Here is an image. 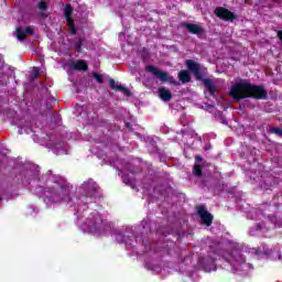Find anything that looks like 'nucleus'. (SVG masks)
Returning <instances> with one entry per match:
<instances>
[{
  "label": "nucleus",
  "mask_w": 282,
  "mask_h": 282,
  "mask_svg": "<svg viewBox=\"0 0 282 282\" xmlns=\"http://www.w3.org/2000/svg\"><path fill=\"white\" fill-rule=\"evenodd\" d=\"M229 96L235 100H241V98L263 99L267 98L268 91L264 87L253 86L246 80H240L231 87Z\"/></svg>",
  "instance_id": "obj_1"
},
{
  "label": "nucleus",
  "mask_w": 282,
  "mask_h": 282,
  "mask_svg": "<svg viewBox=\"0 0 282 282\" xmlns=\"http://www.w3.org/2000/svg\"><path fill=\"white\" fill-rule=\"evenodd\" d=\"M72 187L69 185H61L55 183L52 187H47L44 191L42 197L46 204H61L65 202V204H69L72 202Z\"/></svg>",
  "instance_id": "obj_2"
},
{
  "label": "nucleus",
  "mask_w": 282,
  "mask_h": 282,
  "mask_svg": "<svg viewBox=\"0 0 282 282\" xmlns=\"http://www.w3.org/2000/svg\"><path fill=\"white\" fill-rule=\"evenodd\" d=\"M84 226H86L85 230L93 235L98 236L105 232V221H102V217L99 214H93L91 217L86 219Z\"/></svg>",
  "instance_id": "obj_3"
},
{
  "label": "nucleus",
  "mask_w": 282,
  "mask_h": 282,
  "mask_svg": "<svg viewBox=\"0 0 282 282\" xmlns=\"http://www.w3.org/2000/svg\"><path fill=\"white\" fill-rule=\"evenodd\" d=\"M145 72H149V74L155 76V78H158V80H161V83H170V85H176L175 78H173V76L169 75V73L163 72L162 69L153 65L147 66Z\"/></svg>",
  "instance_id": "obj_4"
},
{
  "label": "nucleus",
  "mask_w": 282,
  "mask_h": 282,
  "mask_svg": "<svg viewBox=\"0 0 282 282\" xmlns=\"http://www.w3.org/2000/svg\"><path fill=\"white\" fill-rule=\"evenodd\" d=\"M224 259L231 265L238 263L239 268H250V264L245 263L246 260L238 250L232 251V253H225Z\"/></svg>",
  "instance_id": "obj_5"
},
{
  "label": "nucleus",
  "mask_w": 282,
  "mask_h": 282,
  "mask_svg": "<svg viewBox=\"0 0 282 282\" xmlns=\"http://www.w3.org/2000/svg\"><path fill=\"white\" fill-rule=\"evenodd\" d=\"M78 191L79 193L86 195V197H91V194L98 191V185L93 180H89L88 182L84 183Z\"/></svg>",
  "instance_id": "obj_6"
},
{
  "label": "nucleus",
  "mask_w": 282,
  "mask_h": 282,
  "mask_svg": "<svg viewBox=\"0 0 282 282\" xmlns=\"http://www.w3.org/2000/svg\"><path fill=\"white\" fill-rule=\"evenodd\" d=\"M197 214L199 215L205 226H210V224H213V215H210V213H208V210H206V207H204L203 205H199L197 207Z\"/></svg>",
  "instance_id": "obj_7"
},
{
  "label": "nucleus",
  "mask_w": 282,
  "mask_h": 282,
  "mask_svg": "<svg viewBox=\"0 0 282 282\" xmlns=\"http://www.w3.org/2000/svg\"><path fill=\"white\" fill-rule=\"evenodd\" d=\"M216 17L223 19L224 21H235V13L230 12L224 7H219L215 10Z\"/></svg>",
  "instance_id": "obj_8"
},
{
  "label": "nucleus",
  "mask_w": 282,
  "mask_h": 282,
  "mask_svg": "<svg viewBox=\"0 0 282 282\" xmlns=\"http://www.w3.org/2000/svg\"><path fill=\"white\" fill-rule=\"evenodd\" d=\"M65 19L70 34H76V26H74V20H72V6L67 4L64 9Z\"/></svg>",
  "instance_id": "obj_9"
},
{
  "label": "nucleus",
  "mask_w": 282,
  "mask_h": 282,
  "mask_svg": "<svg viewBox=\"0 0 282 282\" xmlns=\"http://www.w3.org/2000/svg\"><path fill=\"white\" fill-rule=\"evenodd\" d=\"M70 69H76L77 72H87L88 65L87 62L83 59H77L70 63Z\"/></svg>",
  "instance_id": "obj_10"
},
{
  "label": "nucleus",
  "mask_w": 282,
  "mask_h": 282,
  "mask_svg": "<svg viewBox=\"0 0 282 282\" xmlns=\"http://www.w3.org/2000/svg\"><path fill=\"white\" fill-rule=\"evenodd\" d=\"M25 34H34V29L31 26L26 28L25 30L18 28L15 31L18 41H25Z\"/></svg>",
  "instance_id": "obj_11"
},
{
  "label": "nucleus",
  "mask_w": 282,
  "mask_h": 282,
  "mask_svg": "<svg viewBox=\"0 0 282 282\" xmlns=\"http://www.w3.org/2000/svg\"><path fill=\"white\" fill-rule=\"evenodd\" d=\"M159 97L164 102H169V100H171V98H173V94H171V90H169V88L160 87L159 88Z\"/></svg>",
  "instance_id": "obj_12"
},
{
  "label": "nucleus",
  "mask_w": 282,
  "mask_h": 282,
  "mask_svg": "<svg viewBox=\"0 0 282 282\" xmlns=\"http://www.w3.org/2000/svg\"><path fill=\"white\" fill-rule=\"evenodd\" d=\"M109 85L111 89H117L118 91H122L126 96H131V91L129 89L124 88V86L116 83L113 79H109Z\"/></svg>",
  "instance_id": "obj_13"
},
{
  "label": "nucleus",
  "mask_w": 282,
  "mask_h": 282,
  "mask_svg": "<svg viewBox=\"0 0 282 282\" xmlns=\"http://www.w3.org/2000/svg\"><path fill=\"white\" fill-rule=\"evenodd\" d=\"M184 28H186L191 34H202V32H204V29H202L199 24L186 23L184 24Z\"/></svg>",
  "instance_id": "obj_14"
},
{
  "label": "nucleus",
  "mask_w": 282,
  "mask_h": 282,
  "mask_svg": "<svg viewBox=\"0 0 282 282\" xmlns=\"http://www.w3.org/2000/svg\"><path fill=\"white\" fill-rule=\"evenodd\" d=\"M186 65L189 72H193L196 76L199 74V64H197V62L188 59L186 61Z\"/></svg>",
  "instance_id": "obj_15"
},
{
  "label": "nucleus",
  "mask_w": 282,
  "mask_h": 282,
  "mask_svg": "<svg viewBox=\"0 0 282 282\" xmlns=\"http://www.w3.org/2000/svg\"><path fill=\"white\" fill-rule=\"evenodd\" d=\"M178 79L181 80V83H191V74L188 73V70H181L178 73Z\"/></svg>",
  "instance_id": "obj_16"
},
{
  "label": "nucleus",
  "mask_w": 282,
  "mask_h": 282,
  "mask_svg": "<svg viewBox=\"0 0 282 282\" xmlns=\"http://www.w3.org/2000/svg\"><path fill=\"white\" fill-rule=\"evenodd\" d=\"M203 83L205 87L208 88L209 94H212V96H215V84H213V80L204 79Z\"/></svg>",
  "instance_id": "obj_17"
},
{
  "label": "nucleus",
  "mask_w": 282,
  "mask_h": 282,
  "mask_svg": "<svg viewBox=\"0 0 282 282\" xmlns=\"http://www.w3.org/2000/svg\"><path fill=\"white\" fill-rule=\"evenodd\" d=\"M124 237L129 238L128 232L117 234L116 235V240L118 241V243H126V246H129V240L124 239Z\"/></svg>",
  "instance_id": "obj_18"
},
{
  "label": "nucleus",
  "mask_w": 282,
  "mask_h": 282,
  "mask_svg": "<svg viewBox=\"0 0 282 282\" xmlns=\"http://www.w3.org/2000/svg\"><path fill=\"white\" fill-rule=\"evenodd\" d=\"M271 133H275V135H280L282 138V129L281 128H272Z\"/></svg>",
  "instance_id": "obj_19"
},
{
  "label": "nucleus",
  "mask_w": 282,
  "mask_h": 282,
  "mask_svg": "<svg viewBox=\"0 0 282 282\" xmlns=\"http://www.w3.org/2000/svg\"><path fill=\"white\" fill-rule=\"evenodd\" d=\"M194 175H202V166L199 165H194Z\"/></svg>",
  "instance_id": "obj_20"
},
{
  "label": "nucleus",
  "mask_w": 282,
  "mask_h": 282,
  "mask_svg": "<svg viewBox=\"0 0 282 282\" xmlns=\"http://www.w3.org/2000/svg\"><path fill=\"white\" fill-rule=\"evenodd\" d=\"M93 76L97 80V83H100V84L102 83V75L98 73H94Z\"/></svg>",
  "instance_id": "obj_21"
},
{
  "label": "nucleus",
  "mask_w": 282,
  "mask_h": 282,
  "mask_svg": "<svg viewBox=\"0 0 282 282\" xmlns=\"http://www.w3.org/2000/svg\"><path fill=\"white\" fill-rule=\"evenodd\" d=\"M39 8H40L41 10H47V3H45V1H41V2L39 3Z\"/></svg>",
  "instance_id": "obj_22"
},
{
  "label": "nucleus",
  "mask_w": 282,
  "mask_h": 282,
  "mask_svg": "<svg viewBox=\"0 0 282 282\" xmlns=\"http://www.w3.org/2000/svg\"><path fill=\"white\" fill-rule=\"evenodd\" d=\"M122 181L124 182V184H128V186H131V180L127 175L122 176Z\"/></svg>",
  "instance_id": "obj_23"
},
{
  "label": "nucleus",
  "mask_w": 282,
  "mask_h": 282,
  "mask_svg": "<svg viewBox=\"0 0 282 282\" xmlns=\"http://www.w3.org/2000/svg\"><path fill=\"white\" fill-rule=\"evenodd\" d=\"M39 67H33V77L39 78Z\"/></svg>",
  "instance_id": "obj_24"
},
{
  "label": "nucleus",
  "mask_w": 282,
  "mask_h": 282,
  "mask_svg": "<svg viewBox=\"0 0 282 282\" xmlns=\"http://www.w3.org/2000/svg\"><path fill=\"white\" fill-rule=\"evenodd\" d=\"M75 47H76L77 52H80V47H83V42H77L75 44Z\"/></svg>",
  "instance_id": "obj_25"
},
{
  "label": "nucleus",
  "mask_w": 282,
  "mask_h": 282,
  "mask_svg": "<svg viewBox=\"0 0 282 282\" xmlns=\"http://www.w3.org/2000/svg\"><path fill=\"white\" fill-rule=\"evenodd\" d=\"M195 160L196 162H202V156H196Z\"/></svg>",
  "instance_id": "obj_26"
},
{
  "label": "nucleus",
  "mask_w": 282,
  "mask_h": 282,
  "mask_svg": "<svg viewBox=\"0 0 282 282\" xmlns=\"http://www.w3.org/2000/svg\"><path fill=\"white\" fill-rule=\"evenodd\" d=\"M279 259H281V256H279Z\"/></svg>",
  "instance_id": "obj_27"
}]
</instances>
